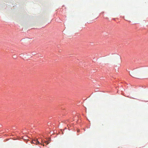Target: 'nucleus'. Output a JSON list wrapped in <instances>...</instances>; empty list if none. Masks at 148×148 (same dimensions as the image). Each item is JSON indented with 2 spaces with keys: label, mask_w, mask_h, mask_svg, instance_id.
<instances>
[{
  "label": "nucleus",
  "mask_w": 148,
  "mask_h": 148,
  "mask_svg": "<svg viewBox=\"0 0 148 148\" xmlns=\"http://www.w3.org/2000/svg\"><path fill=\"white\" fill-rule=\"evenodd\" d=\"M130 74L133 77L137 78L138 76L139 75V72L138 71L135 70L131 72Z\"/></svg>",
  "instance_id": "1"
},
{
  "label": "nucleus",
  "mask_w": 148,
  "mask_h": 148,
  "mask_svg": "<svg viewBox=\"0 0 148 148\" xmlns=\"http://www.w3.org/2000/svg\"><path fill=\"white\" fill-rule=\"evenodd\" d=\"M32 143L36 145L40 144L37 139H35L31 141Z\"/></svg>",
  "instance_id": "2"
},
{
  "label": "nucleus",
  "mask_w": 148,
  "mask_h": 148,
  "mask_svg": "<svg viewBox=\"0 0 148 148\" xmlns=\"http://www.w3.org/2000/svg\"><path fill=\"white\" fill-rule=\"evenodd\" d=\"M45 143H46L47 145L48 144L49 142H48V141H45Z\"/></svg>",
  "instance_id": "3"
},
{
  "label": "nucleus",
  "mask_w": 148,
  "mask_h": 148,
  "mask_svg": "<svg viewBox=\"0 0 148 148\" xmlns=\"http://www.w3.org/2000/svg\"><path fill=\"white\" fill-rule=\"evenodd\" d=\"M48 142H49L50 141H51V138H49V140H48Z\"/></svg>",
  "instance_id": "4"
},
{
  "label": "nucleus",
  "mask_w": 148,
  "mask_h": 148,
  "mask_svg": "<svg viewBox=\"0 0 148 148\" xmlns=\"http://www.w3.org/2000/svg\"><path fill=\"white\" fill-rule=\"evenodd\" d=\"M79 132V130H77V132Z\"/></svg>",
  "instance_id": "5"
}]
</instances>
